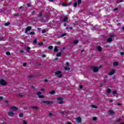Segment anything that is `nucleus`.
Returning <instances> with one entry per match:
<instances>
[{
  "instance_id": "f257e3e1",
  "label": "nucleus",
  "mask_w": 124,
  "mask_h": 124,
  "mask_svg": "<svg viewBox=\"0 0 124 124\" xmlns=\"http://www.w3.org/2000/svg\"><path fill=\"white\" fill-rule=\"evenodd\" d=\"M102 66L101 65H100L99 67H96L94 66H92L91 67V69H92V70H93V72H97L98 71V69H99V68H101Z\"/></svg>"
},
{
  "instance_id": "f03ea898",
  "label": "nucleus",
  "mask_w": 124,
  "mask_h": 124,
  "mask_svg": "<svg viewBox=\"0 0 124 124\" xmlns=\"http://www.w3.org/2000/svg\"><path fill=\"white\" fill-rule=\"evenodd\" d=\"M41 103H44V104H47V105H51L53 104V102L50 101H42Z\"/></svg>"
},
{
  "instance_id": "7ed1b4c3",
  "label": "nucleus",
  "mask_w": 124,
  "mask_h": 124,
  "mask_svg": "<svg viewBox=\"0 0 124 124\" xmlns=\"http://www.w3.org/2000/svg\"><path fill=\"white\" fill-rule=\"evenodd\" d=\"M109 38H108L107 40V42H108V43L112 42V41H113V38L115 37V36L109 35Z\"/></svg>"
},
{
  "instance_id": "20e7f679",
  "label": "nucleus",
  "mask_w": 124,
  "mask_h": 124,
  "mask_svg": "<svg viewBox=\"0 0 124 124\" xmlns=\"http://www.w3.org/2000/svg\"><path fill=\"white\" fill-rule=\"evenodd\" d=\"M61 72L60 71H57L55 72V74L56 75H58L57 76V77H58V78H62V74H61Z\"/></svg>"
},
{
  "instance_id": "39448f33",
  "label": "nucleus",
  "mask_w": 124,
  "mask_h": 124,
  "mask_svg": "<svg viewBox=\"0 0 124 124\" xmlns=\"http://www.w3.org/2000/svg\"><path fill=\"white\" fill-rule=\"evenodd\" d=\"M37 95H38L39 98H45V96L44 95H42V93L40 92H37Z\"/></svg>"
},
{
  "instance_id": "423d86ee",
  "label": "nucleus",
  "mask_w": 124,
  "mask_h": 124,
  "mask_svg": "<svg viewBox=\"0 0 124 124\" xmlns=\"http://www.w3.org/2000/svg\"><path fill=\"white\" fill-rule=\"evenodd\" d=\"M0 85L1 86H6L7 83H6L3 79H0Z\"/></svg>"
},
{
  "instance_id": "0eeeda50",
  "label": "nucleus",
  "mask_w": 124,
  "mask_h": 124,
  "mask_svg": "<svg viewBox=\"0 0 124 124\" xmlns=\"http://www.w3.org/2000/svg\"><path fill=\"white\" fill-rule=\"evenodd\" d=\"M8 115L10 117H13L15 115V114L14 113V112L12 111H9V112H8Z\"/></svg>"
},
{
  "instance_id": "6e6552de",
  "label": "nucleus",
  "mask_w": 124,
  "mask_h": 124,
  "mask_svg": "<svg viewBox=\"0 0 124 124\" xmlns=\"http://www.w3.org/2000/svg\"><path fill=\"white\" fill-rule=\"evenodd\" d=\"M115 72H116V70L114 69H112L111 71L108 73V75H113L115 73Z\"/></svg>"
},
{
  "instance_id": "1a4fd4ad",
  "label": "nucleus",
  "mask_w": 124,
  "mask_h": 124,
  "mask_svg": "<svg viewBox=\"0 0 124 124\" xmlns=\"http://www.w3.org/2000/svg\"><path fill=\"white\" fill-rule=\"evenodd\" d=\"M31 26H28L27 28H26L25 33H28V31H31Z\"/></svg>"
},
{
  "instance_id": "9d476101",
  "label": "nucleus",
  "mask_w": 124,
  "mask_h": 124,
  "mask_svg": "<svg viewBox=\"0 0 124 124\" xmlns=\"http://www.w3.org/2000/svg\"><path fill=\"white\" fill-rule=\"evenodd\" d=\"M10 109L13 111H17L18 110V108H17V107H12L10 108Z\"/></svg>"
},
{
  "instance_id": "9b49d317",
  "label": "nucleus",
  "mask_w": 124,
  "mask_h": 124,
  "mask_svg": "<svg viewBox=\"0 0 124 124\" xmlns=\"http://www.w3.org/2000/svg\"><path fill=\"white\" fill-rule=\"evenodd\" d=\"M71 3H72V2L68 3H63L62 5H63V6H69L71 5Z\"/></svg>"
},
{
  "instance_id": "f8f14e48",
  "label": "nucleus",
  "mask_w": 124,
  "mask_h": 124,
  "mask_svg": "<svg viewBox=\"0 0 124 124\" xmlns=\"http://www.w3.org/2000/svg\"><path fill=\"white\" fill-rule=\"evenodd\" d=\"M76 121L78 123H81V121H82V120L81 119V117H78V118H76Z\"/></svg>"
},
{
  "instance_id": "ddd939ff",
  "label": "nucleus",
  "mask_w": 124,
  "mask_h": 124,
  "mask_svg": "<svg viewBox=\"0 0 124 124\" xmlns=\"http://www.w3.org/2000/svg\"><path fill=\"white\" fill-rule=\"evenodd\" d=\"M113 65L114 66H118V65H119V62H115L113 63Z\"/></svg>"
},
{
  "instance_id": "4468645a",
  "label": "nucleus",
  "mask_w": 124,
  "mask_h": 124,
  "mask_svg": "<svg viewBox=\"0 0 124 124\" xmlns=\"http://www.w3.org/2000/svg\"><path fill=\"white\" fill-rule=\"evenodd\" d=\"M97 49L99 52L102 51V48L101 46H97Z\"/></svg>"
},
{
  "instance_id": "2eb2a0df",
  "label": "nucleus",
  "mask_w": 124,
  "mask_h": 124,
  "mask_svg": "<svg viewBox=\"0 0 124 124\" xmlns=\"http://www.w3.org/2000/svg\"><path fill=\"white\" fill-rule=\"evenodd\" d=\"M114 111L113 110H109L108 112L109 115H114Z\"/></svg>"
},
{
  "instance_id": "dca6fc26",
  "label": "nucleus",
  "mask_w": 124,
  "mask_h": 124,
  "mask_svg": "<svg viewBox=\"0 0 124 124\" xmlns=\"http://www.w3.org/2000/svg\"><path fill=\"white\" fill-rule=\"evenodd\" d=\"M55 93H56V92H55V91H54V90H53V91H50V92L49 93L50 94H54Z\"/></svg>"
},
{
  "instance_id": "f3484780",
  "label": "nucleus",
  "mask_w": 124,
  "mask_h": 124,
  "mask_svg": "<svg viewBox=\"0 0 124 124\" xmlns=\"http://www.w3.org/2000/svg\"><path fill=\"white\" fill-rule=\"evenodd\" d=\"M64 69H65V70H66L67 71H68V70H70V68L68 67H65Z\"/></svg>"
},
{
  "instance_id": "a211bd4d",
  "label": "nucleus",
  "mask_w": 124,
  "mask_h": 124,
  "mask_svg": "<svg viewBox=\"0 0 124 124\" xmlns=\"http://www.w3.org/2000/svg\"><path fill=\"white\" fill-rule=\"evenodd\" d=\"M79 43V41L78 40H75L74 42V44H77Z\"/></svg>"
},
{
  "instance_id": "6ab92c4d",
  "label": "nucleus",
  "mask_w": 124,
  "mask_h": 124,
  "mask_svg": "<svg viewBox=\"0 0 124 124\" xmlns=\"http://www.w3.org/2000/svg\"><path fill=\"white\" fill-rule=\"evenodd\" d=\"M91 107H92V108H94L95 109H97V106H95V105H92L91 106Z\"/></svg>"
},
{
  "instance_id": "aec40b11",
  "label": "nucleus",
  "mask_w": 124,
  "mask_h": 124,
  "mask_svg": "<svg viewBox=\"0 0 124 124\" xmlns=\"http://www.w3.org/2000/svg\"><path fill=\"white\" fill-rule=\"evenodd\" d=\"M67 16H65V17L63 19V22H66V21H67Z\"/></svg>"
},
{
  "instance_id": "412c9836",
  "label": "nucleus",
  "mask_w": 124,
  "mask_h": 124,
  "mask_svg": "<svg viewBox=\"0 0 124 124\" xmlns=\"http://www.w3.org/2000/svg\"><path fill=\"white\" fill-rule=\"evenodd\" d=\"M62 56V52H59L56 54L57 57H61Z\"/></svg>"
},
{
  "instance_id": "4be33fe9",
  "label": "nucleus",
  "mask_w": 124,
  "mask_h": 124,
  "mask_svg": "<svg viewBox=\"0 0 124 124\" xmlns=\"http://www.w3.org/2000/svg\"><path fill=\"white\" fill-rule=\"evenodd\" d=\"M17 95L18 96H19V97H23V96H24V95L23 94V93H18V94H17Z\"/></svg>"
},
{
  "instance_id": "5701e85b",
  "label": "nucleus",
  "mask_w": 124,
  "mask_h": 124,
  "mask_svg": "<svg viewBox=\"0 0 124 124\" xmlns=\"http://www.w3.org/2000/svg\"><path fill=\"white\" fill-rule=\"evenodd\" d=\"M54 51L55 52H56L58 51V46H55Z\"/></svg>"
},
{
  "instance_id": "b1692460",
  "label": "nucleus",
  "mask_w": 124,
  "mask_h": 124,
  "mask_svg": "<svg viewBox=\"0 0 124 124\" xmlns=\"http://www.w3.org/2000/svg\"><path fill=\"white\" fill-rule=\"evenodd\" d=\"M32 109H38V107L36 106H31Z\"/></svg>"
},
{
  "instance_id": "393cba45",
  "label": "nucleus",
  "mask_w": 124,
  "mask_h": 124,
  "mask_svg": "<svg viewBox=\"0 0 124 124\" xmlns=\"http://www.w3.org/2000/svg\"><path fill=\"white\" fill-rule=\"evenodd\" d=\"M9 25H10V22H7L4 24V26H5V27H7V26H9Z\"/></svg>"
},
{
  "instance_id": "a878e982",
  "label": "nucleus",
  "mask_w": 124,
  "mask_h": 124,
  "mask_svg": "<svg viewBox=\"0 0 124 124\" xmlns=\"http://www.w3.org/2000/svg\"><path fill=\"white\" fill-rule=\"evenodd\" d=\"M107 93H111V89H110V88H108V89H107Z\"/></svg>"
},
{
  "instance_id": "bb28decb",
  "label": "nucleus",
  "mask_w": 124,
  "mask_h": 124,
  "mask_svg": "<svg viewBox=\"0 0 124 124\" xmlns=\"http://www.w3.org/2000/svg\"><path fill=\"white\" fill-rule=\"evenodd\" d=\"M19 117L20 118H23V117H24V115L23 114V113H20V114H19Z\"/></svg>"
},
{
  "instance_id": "cd10ccee",
  "label": "nucleus",
  "mask_w": 124,
  "mask_h": 124,
  "mask_svg": "<svg viewBox=\"0 0 124 124\" xmlns=\"http://www.w3.org/2000/svg\"><path fill=\"white\" fill-rule=\"evenodd\" d=\"M48 49H49V50L53 49V46H49L48 47Z\"/></svg>"
},
{
  "instance_id": "c85d7f7f",
  "label": "nucleus",
  "mask_w": 124,
  "mask_h": 124,
  "mask_svg": "<svg viewBox=\"0 0 124 124\" xmlns=\"http://www.w3.org/2000/svg\"><path fill=\"white\" fill-rule=\"evenodd\" d=\"M46 32V30L44 29L42 31V33H45Z\"/></svg>"
},
{
  "instance_id": "c756f323",
  "label": "nucleus",
  "mask_w": 124,
  "mask_h": 124,
  "mask_svg": "<svg viewBox=\"0 0 124 124\" xmlns=\"http://www.w3.org/2000/svg\"><path fill=\"white\" fill-rule=\"evenodd\" d=\"M59 104H62L63 103V101L62 100H61L60 101L58 102Z\"/></svg>"
},
{
  "instance_id": "7c9ffc66",
  "label": "nucleus",
  "mask_w": 124,
  "mask_h": 124,
  "mask_svg": "<svg viewBox=\"0 0 124 124\" xmlns=\"http://www.w3.org/2000/svg\"><path fill=\"white\" fill-rule=\"evenodd\" d=\"M6 55H7V56H9L10 55V52L9 51H7L6 52Z\"/></svg>"
},
{
  "instance_id": "2f4dec72",
  "label": "nucleus",
  "mask_w": 124,
  "mask_h": 124,
  "mask_svg": "<svg viewBox=\"0 0 124 124\" xmlns=\"http://www.w3.org/2000/svg\"><path fill=\"white\" fill-rule=\"evenodd\" d=\"M67 34L66 33H64V34H62L61 35V37H63V36H65V35H67Z\"/></svg>"
},
{
  "instance_id": "473e14b6",
  "label": "nucleus",
  "mask_w": 124,
  "mask_h": 124,
  "mask_svg": "<svg viewBox=\"0 0 124 124\" xmlns=\"http://www.w3.org/2000/svg\"><path fill=\"white\" fill-rule=\"evenodd\" d=\"M81 2H82L81 0H78V4H80Z\"/></svg>"
},
{
  "instance_id": "72a5a7b5",
  "label": "nucleus",
  "mask_w": 124,
  "mask_h": 124,
  "mask_svg": "<svg viewBox=\"0 0 124 124\" xmlns=\"http://www.w3.org/2000/svg\"><path fill=\"white\" fill-rule=\"evenodd\" d=\"M57 100H62V97H58V98H57Z\"/></svg>"
},
{
  "instance_id": "f704fd0d",
  "label": "nucleus",
  "mask_w": 124,
  "mask_h": 124,
  "mask_svg": "<svg viewBox=\"0 0 124 124\" xmlns=\"http://www.w3.org/2000/svg\"><path fill=\"white\" fill-rule=\"evenodd\" d=\"M96 120H97V118H96V117H93V121H96Z\"/></svg>"
},
{
  "instance_id": "c9c22d12",
  "label": "nucleus",
  "mask_w": 124,
  "mask_h": 124,
  "mask_svg": "<svg viewBox=\"0 0 124 124\" xmlns=\"http://www.w3.org/2000/svg\"><path fill=\"white\" fill-rule=\"evenodd\" d=\"M38 45H39L40 46H42V45H43V43L42 42L39 43Z\"/></svg>"
},
{
  "instance_id": "e433bc0d",
  "label": "nucleus",
  "mask_w": 124,
  "mask_h": 124,
  "mask_svg": "<svg viewBox=\"0 0 124 124\" xmlns=\"http://www.w3.org/2000/svg\"><path fill=\"white\" fill-rule=\"evenodd\" d=\"M27 51H28V52H30V50H31V47H28L27 48Z\"/></svg>"
},
{
  "instance_id": "4c0bfd02",
  "label": "nucleus",
  "mask_w": 124,
  "mask_h": 124,
  "mask_svg": "<svg viewBox=\"0 0 124 124\" xmlns=\"http://www.w3.org/2000/svg\"><path fill=\"white\" fill-rule=\"evenodd\" d=\"M34 43H35V44H36V43H37V39H35L34 40Z\"/></svg>"
},
{
  "instance_id": "58836bf2",
  "label": "nucleus",
  "mask_w": 124,
  "mask_h": 124,
  "mask_svg": "<svg viewBox=\"0 0 124 124\" xmlns=\"http://www.w3.org/2000/svg\"><path fill=\"white\" fill-rule=\"evenodd\" d=\"M3 40V37H0V41H2Z\"/></svg>"
},
{
  "instance_id": "ea45409f",
  "label": "nucleus",
  "mask_w": 124,
  "mask_h": 124,
  "mask_svg": "<svg viewBox=\"0 0 124 124\" xmlns=\"http://www.w3.org/2000/svg\"><path fill=\"white\" fill-rule=\"evenodd\" d=\"M74 7H76L77 6V2H75L74 4Z\"/></svg>"
},
{
  "instance_id": "a19ab883",
  "label": "nucleus",
  "mask_w": 124,
  "mask_h": 124,
  "mask_svg": "<svg viewBox=\"0 0 124 124\" xmlns=\"http://www.w3.org/2000/svg\"><path fill=\"white\" fill-rule=\"evenodd\" d=\"M112 93H113V94H116V93H117V91H114L112 92Z\"/></svg>"
},
{
  "instance_id": "79ce46f5",
  "label": "nucleus",
  "mask_w": 124,
  "mask_h": 124,
  "mask_svg": "<svg viewBox=\"0 0 124 124\" xmlns=\"http://www.w3.org/2000/svg\"><path fill=\"white\" fill-rule=\"evenodd\" d=\"M39 17H42V13H40L39 14Z\"/></svg>"
},
{
  "instance_id": "37998d69",
  "label": "nucleus",
  "mask_w": 124,
  "mask_h": 124,
  "mask_svg": "<svg viewBox=\"0 0 124 124\" xmlns=\"http://www.w3.org/2000/svg\"><path fill=\"white\" fill-rule=\"evenodd\" d=\"M117 10H119V9L118 8H115L113 10L114 11H117Z\"/></svg>"
},
{
  "instance_id": "c03bdc74",
  "label": "nucleus",
  "mask_w": 124,
  "mask_h": 124,
  "mask_svg": "<svg viewBox=\"0 0 124 124\" xmlns=\"http://www.w3.org/2000/svg\"><path fill=\"white\" fill-rule=\"evenodd\" d=\"M66 29H69V30H73V27H70V28L67 27Z\"/></svg>"
},
{
  "instance_id": "a18cd8bd",
  "label": "nucleus",
  "mask_w": 124,
  "mask_h": 124,
  "mask_svg": "<svg viewBox=\"0 0 124 124\" xmlns=\"http://www.w3.org/2000/svg\"><path fill=\"white\" fill-rule=\"evenodd\" d=\"M30 34L31 35L34 34V31H31V32H30Z\"/></svg>"
},
{
  "instance_id": "49530a36",
  "label": "nucleus",
  "mask_w": 124,
  "mask_h": 124,
  "mask_svg": "<svg viewBox=\"0 0 124 124\" xmlns=\"http://www.w3.org/2000/svg\"><path fill=\"white\" fill-rule=\"evenodd\" d=\"M23 66H27V63H26V62H24V63H23Z\"/></svg>"
},
{
  "instance_id": "de8ad7c7",
  "label": "nucleus",
  "mask_w": 124,
  "mask_h": 124,
  "mask_svg": "<svg viewBox=\"0 0 124 124\" xmlns=\"http://www.w3.org/2000/svg\"><path fill=\"white\" fill-rule=\"evenodd\" d=\"M23 124H28V123L25 120H23Z\"/></svg>"
},
{
  "instance_id": "09e8293b",
  "label": "nucleus",
  "mask_w": 124,
  "mask_h": 124,
  "mask_svg": "<svg viewBox=\"0 0 124 124\" xmlns=\"http://www.w3.org/2000/svg\"><path fill=\"white\" fill-rule=\"evenodd\" d=\"M79 89H83V86H82V85H79Z\"/></svg>"
},
{
  "instance_id": "8fccbe9b",
  "label": "nucleus",
  "mask_w": 124,
  "mask_h": 124,
  "mask_svg": "<svg viewBox=\"0 0 124 124\" xmlns=\"http://www.w3.org/2000/svg\"><path fill=\"white\" fill-rule=\"evenodd\" d=\"M35 13V11H33L32 12H31V14L34 15V14Z\"/></svg>"
},
{
  "instance_id": "3c124183",
  "label": "nucleus",
  "mask_w": 124,
  "mask_h": 124,
  "mask_svg": "<svg viewBox=\"0 0 124 124\" xmlns=\"http://www.w3.org/2000/svg\"><path fill=\"white\" fill-rule=\"evenodd\" d=\"M120 55H121V56H124V52H121V53H120Z\"/></svg>"
},
{
  "instance_id": "603ef678",
  "label": "nucleus",
  "mask_w": 124,
  "mask_h": 124,
  "mask_svg": "<svg viewBox=\"0 0 124 124\" xmlns=\"http://www.w3.org/2000/svg\"><path fill=\"white\" fill-rule=\"evenodd\" d=\"M42 58H45L46 57V55L45 54H44L42 55Z\"/></svg>"
},
{
  "instance_id": "864d4df0",
  "label": "nucleus",
  "mask_w": 124,
  "mask_h": 124,
  "mask_svg": "<svg viewBox=\"0 0 124 124\" xmlns=\"http://www.w3.org/2000/svg\"><path fill=\"white\" fill-rule=\"evenodd\" d=\"M3 98L2 96H0V100H2Z\"/></svg>"
},
{
  "instance_id": "5fc2aeb1",
  "label": "nucleus",
  "mask_w": 124,
  "mask_h": 124,
  "mask_svg": "<svg viewBox=\"0 0 124 124\" xmlns=\"http://www.w3.org/2000/svg\"><path fill=\"white\" fill-rule=\"evenodd\" d=\"M57 44H58V45H60L61 44V42H58Z\"/></svg>"
},
{
  "instance_id": "6e6d98bb",
  "label": "nucleus",
  "mask_w": 124,
  "mask_h": 124,
  "mask_svg": "<svg viewBox=\"0 0 124 124\" xmlns=\"http://www.w3.org/2000/svg\"><path fill=\"white\" fill-rule=\"evenodd\" d=\"M41 91H42L43 92H44L45 91V90L44 89V88H42L41 89Z\"/></svg>"
},
{
  "instance_id": "4d7b16f0",
  "label": "nucleus",
  "mask_w": 124,
  "mask_h": 124,
  "mask_svg": "<svg viewBox=\"0 0 124 124\" xmlns=\"http://www.w3.org/2000/svg\"><path fill=\"white\" fill-rule=\"evenodd\" d=\"M66 65H69V63H68V62H67L66 63Z\"/></svg>"
},
{
  "instance_id": "13d9d810",
  "label": "nucleus",
  "mask_w": 124,
  "mask_h": 124,
  "mask_svg": "<svg viewBox=\"0 0 124 124\" xmlns=\"http://www.w3.org/2000/svg\"><path fill=\"white\" fill-rule=\"evenodd\" d=\"M28 6H29V7H31V4H27Z\"/></svg>"
},
{
  "instance_id": "bf43d9fd",
  "label": "nucleus",
  "mask_w": 124,
  "mask_h": 124,
  "mask_svg": "<svg viewBox=\"0 0 124 124\" xmlns=\"http://www.w3.org/2000/svg\"><path fill=\"white\" fill-rule=\"evenodd\" d=\"M20 52H21V53H24V50H20Z\"/></svg>"
},
{
  "instance_id": "052dcab7",
  "label": "nucleus",
  "mask_w": 124,
  "mask_h": 124,
  "mask_svg": "<svg viewBox=\"0 0 124 124\" xmlns=\"http://www.w3.org/2000/svg\"><path fill=\"white\" fill-rule=\"evenodd\" d=\"M48 81V80L47 79H45L44 80V82H47Z\"/></svg>"
},
{
  "instance_id": "680f3d73",
  "label": "nucleus",
  "mask_w": 124,
  "mask_h": 124,
  "mask_svg": "<svg viewBox=\"0 0 124 124\" xmlns=\"http://www.w3.org/2000/svg\"><path fill=\"white\" fill-rule=\"evenodd\" d=\"M61 113L62 114V115H64V113L63 112H61Z\"/></svg>"
},
{
  "instance_id": "e2e57ef3",
  "label": "nucleus",
  "mask_w": 124,
  "mask_h": 124,
  "mask_svg": "<svg viewBox=\"0 0 124 124\" xmlns=\"http://www.w3.org/2000/svg\"><path fill=\"white\" fill-rule=\"evenodd\" d=\"M105 78H108V76H105Z\"/></svg>"
},
{
  "instance_id": "0e129e2a",
  "label": "nucleus",
  "mask_w": 124,
  "mask_h": 124,
  "mask_svg": "<svg viewBox=\"0 0 124 124\" xmlns=\"http://www.w3.org/2000/svg\"><path fill=\"white\" fill-rule=\"evenodd\" d=\"M18 15H19V14H15L14 16H18Z\"/></svg>"
},
{
  "instance_id": "69168bd1",
  "label": "nucleus",
  "mask_w": 124,
  "mask_h": 124,
  "mask_svg": "<svg viewBox=\"0 0 124 124\" xmlns=\"http://www.w3.org/2000/svg\"><path fill=\"white\" fill-rule=\"evenodd\" d=\"M62 50H65V47H63V48H62Z\"/></svg>"
},
{
  "instance_id": "338daca9",
  "label": "nucleus",
  "mask_w": 124,
  "mask_h": 124,
  "mask_svg": "<svg viewBox=\"0 0 124 124\" xmlns=\"http://www.w3.org/2000/svg\"><path fill=\"white\" fill-rule=\"evenodd\" d=\"M53 114L52 113H49V116H52Z\"/></svg>"
},
{
  "instance_id": "774afa93",
  "label": "nucleus",
  "mask_w": 124,
  "mask_h": 124,
  "mask_svg": "<svg viewBox=\"0 0 124 124\" xmlns=\"http://www.w3.org/2000/svg\"><path fill=\"white\" fill-rule=\"evenodd\" d=\"M122 30L124 31V26L122 28Z\"/></svg>"
}]
</instances>
